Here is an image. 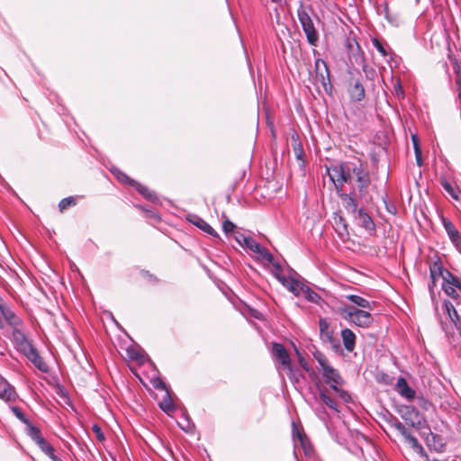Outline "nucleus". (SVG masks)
Returning <instances> with one entry per match:
<instances>
[{
	"mask_svg": "<svg viewBox=\"0 0 461 461\" xmlns=\"http://www.w3.org/2000/svg\"><path fill=\"white\" fill-rule=\"evenodd\" d=\"M27 434L35 442V444L42 438L39 428L32 423L27 425Z\"/></svg>",
	"mask_w": 461,
	"mask_h": 461,
	"instance_id": "473e14b6",
	"label": "nucleus"
},
{
	"mask_svg": "<svg viewBox=\"0 0 461 461\" xmlns=\"http://www.w3.org/2000/svg\"><path fill=\"white\" fill-rule=\"evenodd\" d=\"M442 225L452 243L457 249H461V234L452 221L449 219L443 217Z\"/></svg>",
	"mask_w": 461,
	"mask_h": 461,
	"instance_id": "9b49d317",
	"label": "nucleus"
},
{
	"mask_svg": "<svg viewBox=\"0 0 461 461\" xmlns=\"http://www.w3.org/2000/svg\"><path fill=\"white\" fill-rule=\"evenodd\" d=\"M115 174V176L116 178L120 181V182H122V183H126L130 185H135V180L131 179L128 175H126L124 172L122 171H120V170H116L115 172H113Z\"/></svg>",
	"mask_w": 461,
	"mask_h": 461,
	"instance_id": "c9c22d12",
	"label": "nucleus"
},
{
	"mask_svg": "<svg viewBox=\"0 0 461 461\" xmlns=\"http://www.w3.org/2000/svg\"><path fill=\"white\" fill-rule=\"evenodd\" d=\"M340 197L348 212L355 213L357 211V202L354 197L347 194H341Z\"/></svg>",
	"mask_w": 461,
	"mask_h": 461,
	"instance_id": "bb28decb",
	"label": "nucleus"
},
{
	"mask_svg": "<svg viewBox=\"0 0 461 461\" xmlns=\"http://www.w3.org/2000/svg\"><path fill=\"white\" fill-rule=\"evenodd\" d=\"M126 354L131 360L141 361L143 358V356L133 347L127 348Z\"/></svg>",
	"mask_w": 461,
	"mask_h": 461,
	"instance_id": "4c0bfd02",
	"label": "nucleus"
},
{
	"mask_svg": "<svg viewBox=\"0 0 461 461\" xmlns=\"http://www.w3.org/2000/svg\"><path fill=\"white\" fill-rule=\"evenodd\" d=\"M349 169L352 180L355 178L357 183L360 195H365L371 182L369 172L359 161L357 163L350 162Z\"/></svg>",
	"mask_w": 461,
	"mask_h": 461,
	"instance_id": "39448f33",
	"label": "nucleus"
},
{
	"mask_svg": "<svg viewBox=\"0 0 461 461\" xmlns=\"http://www.w3.org/2000/svg\"><path fill=\"white\" fill-rule=\"evenodd\" d=\"M394 91H395V94L398 97H403L404 96V92L402 90V87L400 84H397L395 86H394Z\"/></svg>",
	"mask_w": 461,
	"mask_h": 461,
	"instance_id": "603ef678",
	"label": "nucleus"
},
{
	"mask_svg": "<svg viewBox=\"0 0 461 461\" xmlns=\"http://www.w3.org/2000/svg\"><path fill=\"white\" fill-rule=\"evenodd\" d=\"M373 44L376 48V50L381 53L383 57H386L388 55L384 46L383 43L377 40L376 38L373 39Z\"/></svg>",
	"mask_w": 461,
	"mask_h": 461,
	"instance_id": "a18cd8bd",
	"label": "nucleus"
},
{
	"mask_svg": "<svg viewBox=\"0 0 461 461\" xmlns=\"http://www.w3.org/2000/svg\"><path fill=\"white\" fill-rule=\"evenodd\" d=\"M339 396L346 402H349L351 400V397L350 395L343 389H341L339 393H338Z\"/></svg>",
	"mask_w": 461,
	"mask_h": 461,
	"instance_id": "8fccbe9b",
	"label": "nucleus"
},
{
	"mask_svg": "<svg viewBox=\"0 0 461 461\" xmlns=\"http://www.w3.org/2000/svg\"><path fill=\"white\" fill-rule=\"evenodd\" d=\"M16 393L14 388L3 377L0 380V398L5 402L15 400Z\"/></svg>",
	"mask_w": 461,
	"mask_h": 461,
	"instance_id": "dca6fc26",
	"label": "nucleus"
},
{
	"mask_svg": "<svg viewBox=\"0 0 461 461\" xmlns=\"http://www.w3.org/2000/svg\"><path fill=\"white\" fill-rule=\"evenodd\" d=\"M449 271L445 269L442 266L440 259L432 262L429 264V274L431 278V284L429 285L430 289H433L436 286V281L438 278L441 277L444 280L445 273H448Z\"/></svg>",
	"mask_w": 461,
	"mask_h": 461,
	"instance_id": "f8f14e48",
	"label": "nucleus"
},
{
	"mask_svg": "<svg viewBox=\"0 0 461 461\" xmlns=\"http://www.w3.org/2000/svg\"><path fill=\"white\" fill-rule=\"evenodd\" d=\"M273 3H276V4H278V5H281L282 3V0H271Z\"/></svg>",
	"mask_w": 461,
	"mask_h": 461,
	"instance_id": "bf43d9fd",
	"label": "nucleus"
},
{
	"mask_svg": "<svg viewBox=\"0 0 461 461\" xmlns=\"http://www.w3.org/2000/svg\"><path fill=\"white\" fill-rule=\"evenodd\" d=\"M235 239L241 246L246 247L251 251L258 254L262 259L267 260L268 263L274 264V256L254 239L247 237L241 233H237Z\"/></svg>",
	"mask_w": 461,
	"mask_h": 461,
	"instance_id": "423d86ee",
	"label": "nucleus"
},
{
	"mask_svg": "<svg viewBox=\"0 0 461 461\" xmlns=\"http://www.w3.org/2000/svg\"><path fill=\"white\" fill-rule=\"evenodd\" d=\"M41 451L46 454L52 461H61L59 457H58L54 454V448L49 443Z\"/></svg>",
	"mask_w": 461,
	"mask_h": 461,
	"instance_id": "a19ab883",
	"label": "nucleus"
},
{
	"mask_svg": "<svg viewBox=\"0 0 461 461\" xmlns=\"http://www.w3.org/2000/svg\"><path fill=\"white\" fill-rule=\"evenodd\" d=\"M136 188V190L146 199L149 201H154L157 199L156 194L146 185H143L137 181L135 182V185H132Z\"/></svg>",
	"mask_w": 461,
	"mask_h": 461,
	"instance_id": "c85d7f7f",
	"label": "nucleus"
},
{
	"mask_svg": "<svg viewBox=\"0 0 461 461\" xmlns=\"http://www.w3.org/2000/svg\"><path fill=\"white\" fill-rule=\"evenodd\" d=\"M92 430L95 433V436L98 441L103 442L105 440L104 434L103 433L102 429L100 428L99 425L93 424Z\"/></svg>",
	"mask_w": 461,
	"mask_h": 461,
	"instance_id": "37998d69",
	"label": "nucleus"
},
{
	"mask_svg": "<svg viewBox=\"0 0 461 461\" xmlns=\"http://www.w3.org/2000/svg\"><path fill=\"white\" fill-rule=\"evenodd\" d=\"M321 337L328 341H333V331L330 329V324L326 319L321 318L319 321Z\"/></svg>",
	"mask_w": 461,
	"mask_h": 461,
	"instance_id": "a878e982",
	"label": "nucleus"
},
{
	"mask_svg": "<svg viewBox=\"0 0 461 461\" xmlns=\"http://www.w3.org/2000/svg\"><path fill=\"white\" fill-rule=\"evenodd\" d=\"M3 379V376L0 375V380Z\"/></svg>",
	"mask_w": 461,
	"mask_h": 461,
	"instance_id": "052dcab7",
	"label": "nucleus"
},
{
	"mask_svg": "<svg viewBox=\"0 0 461 461\" xmlns=\"http://www.w3.org/2000/svg\"><path fill=\"white\" fill-rule=\"evenodd\" d=\"M276 276L278 281L295 296H300L302 294V289L304 285L292 277L287 278L280 274H276Z\"/></svg>",
	"mask_w": 461,
	"mask_h": 461,
	"instance_id": "ddd939ff",
	"label": "nucleus"
},
{
	"mask_svg": "<svg viewBox=\"0 0 461 461\" xmlns=\"http://www.w3.org/2000/svg\"><path fill=\"white\" fill-rule=\"evenodd\" d=\"M0 313L3 315L6 322L13 327V330L23 327L21 318H19L8 305L1 303Z\"/></svg>",
	"mask_w": 461,
	"mask_h": 461,
	"instance_id": "9d476101",
	"label": "nucleus"
},
{
	"mask_svg": "<svg viewBox=\"0 0 461 461\" xmlns=\"http://www.w3.org/2000/svg\"><path fill=\"white\" fill-rule=\"evenodd\" d=\"M292 145L294 148V154L296 158L300 160H302L303 155V149L302 147V144L297 141V137L294 136L292 137Z\"/></svg>",
	"mask_w": 461,
	"mask_h": 461,
	"instance_id": "e433bc0d",
	"label": "nucleus"
},
{
	"mask_svg": "<svg viewBox=\"0 0 461 461\" xmlns=\"http://www.w3.org/2000/svg\"><path fill=\"white\" fill-rule=\"evenodd\" d=\"M442 289L447 295L450 296L454 300H457L459 298V294L455 286H451L447 284H442Z\"/></svg>",
	"mask_w": 461,
	"mask_h": 461,
	"instance_id": "58836bf2",
	"label": "nucleus"
},
{
	"mask_svg": "<svg viewBox=\"0 0 461 461\" xmlns=\"http://www.w3.org/2000/svg\"><path fill=\"white\" fill-rule=\"evenodd\" d=\"M393 427L403 437L405 441L411 446V447L418 454L423 455L424 448L419 443L418 439L412 436L410 431L406 429V427L400 422L399 420H395L393 423Z\"/></svg>",
	"mask_w": 461,
	"mask_h": 461,
	"instance_id": "6e6552de",
	"label": "nucleus"
},
{
	"mask_svg": "<svg viewBox=\"0 0 461 461\" xmlns=\"http://www.w3.org/2000/svg\"><path fill=\"white\" fill-rule=\"evenodd\" d=\"M159 407L167 413L175 411V405L168 396V393H167L166 398L159 402Z\"/></svg>",
	"mask_w": 461,
	"mask_h": 461,
	"instance_id": "72a5a7b5",
	"label": "nucleus"
},
{
	"mask_svg": "<svg viewBox=\"0 0 461 461\" xmlns=\"http://www.w3.org/2000/svg\"><path fill=\"white\" fill-rule=\"evenodd\" d=\"M349 167L350 162H344L327 168L328 175L338 191L343 189L345 183H350L352 181Z\"/></svg>",
	"mask_w": 461,
	"mask_h": 461,
	"instance_id": "20e7f679",
	"label": "nucleus"
},
{
	"mask_svg": "<svg viewBox=\"0 0 461 461\" xmlns=\"http://www.w3.org/2000/svg\"><path fill=\"white\" fill-rule=\"evenodd\" d=\"M443 284L455 286L461 293V281L450 271L448 273H445Z\"/></svg>",
	"mask_w": 461,
	"mask_h": 461,
	"instance_id": "7c9ffc66",
	"label": "nucleus"
},
{
	"mask_svg": "<svg viewBox=\"0 0 461 461\" xmlns=\"http://www.w3.org/2000/svg\"><path fill=\"white\" fill-rule=\"evenodd\" d=\"M358 218L360 220V225L366 230H375V225L372 218L364 211L359 209L357 211Z\"/></svg>",
	"mask_w": 461,
	"mask_h": 461,
	"instance_id": "5701e85b",
	"label": "nucleus"
},
{
	"mask_svg": "<svg viewBox=\"0 0 461 461\" xmlns=\"http://www.w3.org/2000/svg\"><path fill=\"white\" fill-rule=\"evenodd\" d=\"M448 57L452 63L454 72L456 74V78H461V68H460L457 59L455 57H452L450 55Z\"/></svg>",
	"mask_w": 461,
	"mask_h": 461,
	"instance_id": "c03bdc74",
	"label": "nucleus"
},
{
	"mask_svg": "<svg viewBox=\"0 0 461 461\" xmlns=\"http://www.w3.org/2000/svg\"><path fill=\"white\" fill-rule=\"evenodd\" d=\"M411 141L413 144L414 150H416V149H420V140L416 134L411 135Z\"/></svg>",
	"mask_w": 461,
	"mask_h": 461,
	"instance_id": "3c124183",
	"label": "nucleus"
},
{
	"mask_svg": "<svg viewBox=\"0 0 461 461\" xmlns=\"http://www.w3.org/2000/svg\"><path fill=\"white\" fill-rule=\"evenodd\" d=\"M334 229L342 240H348L349 239L348 224L343 217L337 216L334 218Z\"/></svg>",
	"mask_w": 461,
	"mask_h": 461,
	"instance_id": "6ab92c4d",
	"label": "nucleus"
},
{
	"mask_svg": "<svg viewBox=\"0 0 461 461\" xmlns=\"http://www.w3.org/2000/svg\"><path fill=\"white\" fill-rule=\"evenodd\" d=\"M323 377L326 384H342L343 380L339 372L335 370L330 364L322 367Z\"/></svg>",
	"mask_w": 461,
	"mask_h": 461,
	"instance_id": "a211bd4d",
	"label": "nucleus"
},
{
	"mask_svg": "<svg viewBox=\"0 0 461 461\" xmlns=\"http://www.w3.org/2000/svg\"><path fill=\"white\" fill-rule=\"evenodd\" d=\"M330 388L335 391L337 393L341 390L340 388H339L338 385H339L340 384H334V383H330Z\"/></svg>",
	"mask_w": 461,
	"mask_h": 461,
	"instance_id": "4d7b16f0",
	"label": "nucleus"
},
{
	"mask_svg": "<svg viewBox=\"0 0 461 461\" xmlns=\"http://www.w3.org/2000/svg\"><path fill=\"white\" fill-rule=\"evenodd\" d=\"M313 357L317 360L321 368L329 364L328 359L326 358L324 354L319 350H316L313 353Z\"/></svg>",
	"mask_w": 461,
	"mask_h": 461,
	"instance_id": "79ce46f5",
	"label": "nucleus"
},
{
	"mask_svg": "<svg viewBox=\"0 0 461 461\" xmlns=\"http://www.w3.org/2000/svg\"><path fill=\"white\" fill-rule=\"evenodd\" d=\"M320 398L329 408H330L336 411H339L337 402H335L334 399H332L330 395H328L327 390L321 391Z\"/></svg>",
	"mask_w": 461,
	"mask_h": 461,
	"instance_id": "2f4dec72",
	"label": "nucleus"
},
{
	"mask_svg": "<svg viewBox=\"0 0 461 461\" xmlns=\"http://www.w3.org/2000/svg\"><path fill=\"white\" fill-rule=\"evenodd\" d=\"M235 227V224L228 219L222 223V230L227 234L232 232Z\"/></svg>",
	"mask_w": 461,
	"mask_h": 461,
	"instance_id": "de8ad7c7",
	"label": "nucleus"
},
{
	"mask_svg": "<svg viewBox=\"0 0 461 461\" xmlns=\"http://www.w3.org/2000/svg\"><path fill=\"white\" fill-rule=\"evenodd\" d=\"M76 205V199L74 197H66L60 200L59 203V209L60 212H63L66 209Z\"/></svg>",
	"mask_w": 461,
	"mask_h": 461,
	"instance_id": "f704fd0d",
	"label": "nucleus"
},
{
	"mask_svg": "<svg viewBox=\"0 0 461 461\" xmlns=\"http://www.w3.org/2000/svg\"><path fill=\"white\" fill-rule=\"evenodd\" d=\"M152 385L154 388H156L158 390H163V391H166L167 393H168L166 384L159 378L153 380Z\"/></svg>",
	"mask_w": 461,
	"mask_h": 461,
	"instance_id": "49530a36",
	"label": "nucleus"
},
{
	"mask_svg": "<svg viewBox=\"0 0 461 461\" xmlns=\"http://www.w3.org/2000/svg\"><path fill=\"white\" fill-rule=\"evenodd\" d=\"M444 308L450 321L453 322L455 327H457L458 324L460 323V317L453 303L449 301H445Z\"/></svg>",
	"mask_w": 461,
	"mask_h": 461,
	"instance_id": "b1692460",
	"label": "nucleus"
},
{
	"mask_svg": "<svg viewBox=\"0 0 461 461\" xmlns=\"http://www.w3.org/2000/svg\"><path fill=\"white\" fill-rule=\"evenodd\" d=\"M297 16L301 23L307 41L312 46H317L319 35L313 23V17L317 18L311 5L301 4L297 9Z\"/></svg>",
	"mask_w": 461,
	"mask_h": 461,
	"instance_id": "f03ea898",
	"label": "nucleus"
},
{
	"mask_svg": "<svg viewBox=\"0 0 461 461\" xmlns=\"http://www.w3.org/2000/svg\"><path fill=\"white\" fill-rule=\"evenodd\" d=\"M440 185L444 188V190L456 201L459 200V193L461 190L458 187H455L451 185L450 182H448L445 177H441Z\"/></svg>",
	"mask_w": 461,
	"mask_h": 461,
	"instance_id": "393cba45",
	"label": "nucleus"
},
{
	"mask_svg": "<svg viewBox=\"0 0 461 461\" xmlns=\"http://www.w3.org/2000/svg\"><path fill=\"white\" fill-rule=\"evenodd\" d=\"M344 45L348 50L349 58H357L359 56L361 49L355 37L348 36L344 41Z\"/></svg>",
	"mask_w": 461,
	"mask_h": 461,
	"instance_id": "aec40b11",
	"label": "nucleus"
},
{
	"mask_svg": "<svg viewBox=\"0 0 461 461\" xmlns=\"http://www.w3.org/2000/svg\"><path fill=\"white\" fill-rule=\"evenodd\" d=\"M188 221H190L192 224L195 225L202 230H203L205 233L214 237L218 238V233L214 230V229L209 225L203 219H202L200 216L196 214H189L187 216Z\"/></svg>",
	"mask_w": 461,
	"mask_h": 461,
	"instance_id": "4468645a",
	"label": "nucleus"
},
{
	"mask_svg": "<svg viewBox=\"0 0 461 461\" xmlns=\"http://www.w3.org/2000/svg\"><path fill=\"white\" fill-rule=\"evenodd\" d=\"M414 153H415V159H416V163L419 167H422L423 165V160H422V152H421V149H416V150H414Z\"/></svg>",
	"mask_w": 461,
	"mask_h": 461,
	"instance_id": "09e8293b",
	"label": "nucleus"
},
{
	"mask_svg": "<svg viewBox=\"0 0 461 461\" xmlns=\"http://www.w3.org/2000/svg\"><path fill=\"white\" fill-rule=\"evenodd\" d=\"M272 354L275 359L279 362L283 368L288 370L289 375L291 376L293 368L291 357L286 348L280 343H273Z\"/></svg>",
	"mask_w": 461,
	"mask_h": 461,
	"instance_id": "0eeeda50",
	"label": "nucleus"
},
{
	"mask_svg": "<svg viewBox=\"0 0 461 461\" xmlns=\"http://www.w3.org/2000/svg\"><path fill=\"white\" fill-rule=\"evenodd\" d=\"M348 92L353 101L358 102L365 98V88L358 79L351 80Z\"/></svg>",
	"mask_w": 461,
	"mask_h": 461,
	"instance_id": "2eb2a0df",
	"label": "nucleus"
},
{
	"mask_svg": "<svg viewBox=\"0 0 461 461\" xmlns=\"http://www.w3.org/2000/svg\"><path fill=\"white\" fill-rule=\"evenodd\" d=\"M339 312L345 320L361 328H369L374 322L372 314L365 310L341 306Z\"/></svg>",
	"mask_w": 461,
	"mask_h": 461,
	"instance_id": "7ed1b4c3",
	"label": "nucleus"
},
{
	"mask_svg": "<svg viewBox=\"0 0 461 461\" xmlns=\"http://www.w3.org/2000/svg\"><path fill=\"white\" fill-rule=\"evenodd\" d=\"M396 390L401 396L408 400H412L415 397V391L409 386L407 381L403 377L398 378Z\"/></svg>",
	"mask_w": 461,
	"mask_h": 461,
	"instance_id": "f3484780",
	"label": "nucleus"
},
{
	"mask_svg": "<svg viewBox=\"0 0 461 461\" xmlns=\"http://www.w3.org/2000/svg\"><path fill=\"white\" fill-rule=\"evenodd\" d=\"M12 411L15 415V417L17 419H19L24 424L28 425L31 423L30 420L26 418L25 414L23 412V411L19 407H13Z\"/></svg>",
	"mask_w": 461,
	"mask_h": 461,
	"instance_id": "ea45409f",
	"label": "nucleus"
},
{
	"mask_svg": "<svg viewBox=\"0 0 461 461\" xmlns=\"http://www.w3.org/2000/svg\"><path fill=\"white\" fill-rule=\"evenodd\" d=\"M13 339L16 348L21 351L39 370L48 371V366L39 355L37 349L27 339L23 328L13 330Z\"/></svg>",
	"mask_w": 461,
	"mask_h": 461,
	"instance_id": "f257e3e1",
	"label": "nucleus"
},
{
	"mask_svg": "<svg viewBox=\"0 0 461 461\" xmlns=\"http://www.w3.org/2000/svg\"><path fill=\"white\" fill-rule=\"evenodd\" d=\"M346 298L362 309L373 310L375 305V302H369L366 299L356 294L346 295Z\"/></svg>",
	"mask_w": 461,
	"mask_h": 461,
	"instance_id": "4be33fe9",
	"label": "nucleus"
},
{
	"mask_svg": "<svg viewBox=\"0 0 461 461\" xmlns=\"http://www.w3.org/2000/svg\"><path fill=\"white\" fill-rule=\"evenodd\" d=\"M301 295H303L309 302L314 303H319L321 300V296L306 285H303Z\"/></svg>",
	"mask_w": 461,
	"mask_h": 461,
	"instance_id": "c756f323",
	"label": "nucleus"
},
{
	"mask_svg": "<svg viewBox=\"0 0 461 461\" xmlns=\"http://www.w3.org/2000/svg\"><path fill=\"white\" fill-rule=\"evenodd\" d=\"M426 443L427 445L433 448L434 450L438 451V452H440L443 448V444L441 443V439L439 438V436L432 433V432H429L426 438Z\"/></svg>",
	"mask_w": 461,
	"mask_h": 461,
	"instance_id": "cd10ccee",
	"label": "nucleus"
},
{
	"mask_svg": "<svg viewBox=\"0 0 461 461\" xmlns=\"http://www.w3.org/2000/svg\"><path fill=\"white\" fill-rule=\"evenodd\" d=\"M341 338L345 348L349 352L353 351L356 343V335L354 332L349 329H344L341 331Z\"/></svg>",
	"mask_w": 461,
	"mask_h": 461,
	"instance_id": "412c9836",
	"label": "nucleus"
},
{
	"mask_svg": "<svg viewBox=\"0 0 461 461\" xmlns=\"http://www.w3.org/2000/svg\"><path fill=\"white\" fill-rule=\"evenodd\" d=\"M48 444L49 442L43 437L36 443L41 450L43 449Z\"/></svg>",
	"mask_w": 461,
	"mask_h": 461,
	"instance_id": "5fc2aeb1",
	"label": "nucleus"
},
{
	"mask_svg": "<svg viewBox=\"0 0 461 461\" xmlns=\"http://www.w3.org/2000/svg\"><path fill=\"white\" fill-rule=\"evenodd\" d=\"M315 80L324 88L330 83L327 63L321 59H318L315 61Z\"/></svg>",
	"mask_w": 461,
	"mask_h": 461,
	"instance_id": "1a4fd4ad",
	"label": "nucleus"
},
{
	"mask_svg": "<svg viewBox=\"0 0 461 461\" xmlns=\"http://www.w3.org/2000/svg\"><path fill=\"white\" fill-rule=\"evenodd\" d=\"M274 266L278 271H281V267L279 264H274Z\"/></svg>",
	"mask_w": 461,
	"mask_h": 461,
	"instance_id": "13d9d810",
	"label": "nucleus"
},
{
	"mask_svg": "<svg viewBox=\"0 0 461 461\" xmlns=\"http://www.w3.org/2000/svg\"><path fill=\"white\" fill-rule=\"evenodd\" d=\"M298 438H299V439H300V441H301L302 445H303V446H304V441H307V440H308V439H307L306 435H305L304 433H300V432H299V433H298Z\"/></svg>",
	"mask_w": 461,
	"mask_h": 461,
	"instance_id": "6e6d98bb",
	"label": "nucleus"
},
{
	"mask_svg": "<svg viewBox=\"0 0 461 461\" xmlns=\"http://www.w3.org/2000/svg\"><path fill=\"white\" fill-rule=\"evenodd\" d=\"M299 364L304 370H306V371L309 370V366H308V363H307L306 359L301 356L299 357Z\"/></svg>",
	"mask_w": 461,
	"mask_h": 461,
	"instance_id": "864d4df0",
	"label": "nucleus"
}]
</instances>
